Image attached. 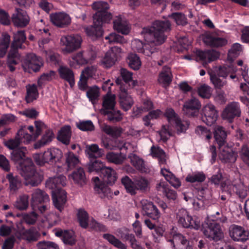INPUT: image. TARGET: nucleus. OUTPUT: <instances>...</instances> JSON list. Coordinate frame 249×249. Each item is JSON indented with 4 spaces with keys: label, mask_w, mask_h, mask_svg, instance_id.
I'll list each match as a JSON object with an SVG mask.
<instances>
[{
    "label": "nucleus",
    "mask_w": 249,
    "mask_h": 249,
    "mask_svg": "<svg viewBox=\"0 0 249 249\" xmlns=\"http://www.w3.org/2000/svg\"><path fill=\"white\" fill-rule=\"evenodd\" d=\"M93 21V25L85 28V31L87 36L96 38L102 36V26L105 23L102 22L98 24L95 22V20Z\"/></svg>",
    "instance_id": "2f4dec72"
},
{
    "label": "nucleus",
    "mask_w": 249,
    "mask_h": 249,
    "mask_svg": "<svg viewBox=\"0 0 249 249\" xmlns=\"http://www.w3.org/2000/svg\"><path fill=\"white\" fill-rule=\"evenodd\" d=\"M115 142L116 144H113L112 142H104V146L106 148L109 150H116L117 149L122 150L123 149H127V147L125 146L126 144L123 142L115 140Z\"/></svg>",
    "instance_id": "0e129e2a"
},
{
    "label": "nucleus",
    "mask_w": 249,
    "mask_h": 249,
    "mask_svg": "<svg viewBox=\"0 0 249 249\" xmlns=\"http://www.w3.org/2000/svg\"><path fill=\"white\" fill-rule=\"evenodd\" d=\"M104 184L112 185L116 181L117 177L115 171L111 167L106 166L100 174Z\"/></svg>",
    "instance_id": "393cba45"
},
{
    "label": "nucleus",
    "mask_w": 249,
    "mask_h": 249,
    "mask_svg": "<svg viewBox=\"0 0 249 249\" xmlns=\"http://www.w3.org/2000/svg\"><path fill=\"white\" fill-rule=\"evenodd\" d=\"M103 238L110 244L119 249H127V246L117 238L115 236L109 233L104 234Z\"/></svg>",
    "instance_id": "c03bdc74"
},
{
    "label": "nucleus",
    "mask_w": 249,
    "mask_h": 249,
    "mask_svg": "<svg viewBox=\"0 0 249 249\" xmlns=\"http://www.w3.org/2000/svg\"><path fill=\"white\" fill-rule=\"evenodd\" d=\"M57 71L59 77L64 81L68 82L71 88H72L74 86V73L71 69L67 66L61 65L59 67Z\"/></svg>",
    "instance_id": "4be33fe9"
},
{
    "label": "nucleus",
    "mask_w": 249,
    "mask_h": 249,
    "mask_svg": "<svg viewBox=\"0 0 249 249\" xmlns=\"http://www.w3.org/2000/svg\"><path fill=\"white\" fill-rule=\"evenodd\" d=\"M121 182L126 191L131 195H135L138 192L144 193L147 191L149 182L143 177L135 178L132 181L128 176L122 178Z\"/></svg>",
    "instance_id": "20e7f679"
},
{
    "label": "nucleus",
    "mask_w": 249,
    "mask_h": 249,
    "mask_svg": "<svg viewBox=\"0 0 249 249\" xmlns=\"http://www.w3.org/2000/svg\"><path fill=\"white\" fill-rule=\"evenodd\" d=\"M116 96L114 94L107 93L103 98L102 108L100 110L101 113L104 111L115 108Z\"/></svg>",
    "instance_id": "72a5a7b5"
},
{
    "label": "nucleus",
    "mask_w": 249,
    "mask_h": 249,
    "mask_svg": "<svg viewBox=\"0 0 249 249\" xmlns=\"http://www.w3.org/2000/svg\"><path fill=\"white\" fill-rule=\"evenodd\" d=\"M203 41L207 45L213 48H218L225 46L228 41L223 37H217L212 34H207L203 37Z\"/></svg>",
    "instance_id": "5701e85b"
},
{
    "label": "nucleus",
    "mask_w": 249,
    "mask_h": 249,
    "mask_svg": "<svg viewBox=\"0 0 249 249\" xmlns=\"http://www.w3.org/2000/svg\"><path fill=\"white\" fill-rule=\"evenodd\" d=\"M29 196L26 194L19 196L15 202V207L19 210H26L29 206Z\"/></svg>",
    "instance_id": "49530a36"
},
{
    "label": "nucleus",
    "mask_w": 249,
    "mask_h": 249,
    "mask_svg": "<svg viewBox=\"0 0 249 249\" xmlns=\"http://www.w3.org/2000/svg\"><path fill=\"white\" fill-rule=\"evenodd\" d=\"M82 42L81 36L77 34L64 36L60 39L61 45L64 46L63 51L65 53H71L79 49Z\"/></svg>",
    "instance_id": "1a4fd4ad"
},
{
    "label": "nucleus",
    "mask_w": 249,
    "mask_h": 249,
    "mask_svg": "<svg viewBox=\"0 0 249 249\" xmlns=\"http://www.w3.org/2000/svg\"><path fill=\"white\" fill-rule=\"evenodd\" d=\"M72 61H71L70 65L71 66L76 63L78 65H84L88 64L89 60V58L88 55V53L84 51H80L72 55L71 56Z\"/></svg>",
    "instance_id": "f704fd0d"
},
{
    "label": "nucleus",
    "mask_w": 249,
    "mask_h": 249,
    "mask_svg": "<svg viewBox=\"0 0 249 249\" xmlns=\"http://www.w3.org/2000/svg\"><path fill=\"white\" fill-rule=\"evenodd\" d=\"M213 137L219 149L227 144V131L224 127L216 125L213 130Z\"/></svg>",
    "instance_id": "412c9836"
},
{
    "label": "nucleus",
    "mask_w": 249,
    "mask_h": 249,
    "mask_svg": "<svg viewBox=\"0 0 249 249\" xmlns=\"http://www.w3.org/2000/svg\"><path fill=\"white\" fill-rule=\"evenodd\" d=\"M104 164L101 160L96 159H90V162L88 164V171L89 172H96L101 173L102 169L105 167Z\"/></svg>",
    "instance_id": "8fccbe9b"
},
{
    "label": "nucleus",
    "mask_w": 249,
    "mask_h": 249,
    "mask_svg": "<svg viewBox=\"0 0 249 249\" xmlns=\"http://www.w3.org/2000/svg\"><path fill=\"white\" fill-rule=\"evenodd\" d=\"M205 179V175L202 172H198L189 174L186 177L185 180L187 182L194 183L196 182H202Z\"/></svg>",
    "instance_id": "864d4df0"
},
{
    "label": "nucleus",
    "mask_w": 249,
    "mask_h": 249,
    "mask_svg": "<svg viewBox=\"0 0 249 249\" xmlns=\"http://www.w3.org/2000/svg\"><path fill=\"white\" fill-rule=\"evenodd\" d=\"M62 157V152L58 148H48L42 154H36L34 159L36 163L43 166L45 163L54 165L60 161Z\"/></svg>",
    "instance_id": "39448f33"
},
{
    "label": "nucleus",
    "mask_w": 249,
    "mask_h": 249,
    "mask_svg": "<svg viewBox=\"0 0 249 249\" xmlns=\"http://www.w3.org/2000/svg\"><path fill=\"white\" fill-rule=\"evenodd\" d=\"M118 236L120 238L124 241H128L130 247L133 249H144L137 241L134 234L130 233L129 230L123 228L118 230Z\"/></svg>",
    "instance_id": "6ab92c4d"
},
{
    "label": "nucleus",
    "mask_w": 249,
    "mask_h": 249,
    "mask_svg": "<svg viewBox=\"0 0 249 249\" xmlns=\"http://www.w3.org/2000/svg\"><path fill=\"white\" fill-rule=\"evenodd\" d=\"M26 40V36L24 30L18 31L14 34V39L12 42L13 46H17L21 49H24L23 43Z\"/></svg>",
    "instance_id": "79ce46f5"
},
{
    "label": "nucleus",
    "mask_w": 249,
    "mask_h": 249,
    "mask_svg": "<svg viewBox=\"0 0 249 249\" xmlns=\"http://www.w3.org/2000/svg\"><path fill=\"white\" fill-rule=\"evenodd\" d=\"M122 49L120 47L114 46L111 47L106 53L102 60V64L107 68L112 67L117 60Z\"/></svg>",
    "instance_id": "dca6fc26"
},
{
    "label": "nucleus",
    "mask_w": 249,
    "mask_h": 249,
    "mask_svg": "<svg viewBox=\"0 0 249 249\" xmlns=\"http://www.w3.org/2000/svg\"><path fill=\"white\" fill-rule=\"evenodd\" d=\"M230 236L235 241L245 242L249 239V232L241 226L233 225L230 228Z\"/></svg>",
    "instance_id": "aec40b11"
},
{
    "label": "nucleus",
    "mask_w": 249,
    "mask_h": 249,
    "mask_svg": "<svg viewBox=\"0 0 249 249\" xmlns=\"http://www.w3.org/2000/svg\"><path fill=\"white\" fill-rule=\"evenodd\" d=\"M56 236L61 237L65 245L73 246L76 243L74 232L72 231L60 230L55 232Z\"/></svg>",
    "instance_id": "c756f323"
},
{
    "label": "nucleus",
    "mask_w": 249,
    "mask_h": 249,
    "mask_svg": "<svg viewBox=\"0 0 249 249\" xmlns=\"http://www.w3.org/2000/svg\"><path fill=\"white\" fill-rule=\"evenodd\" d=\"M121 73L123 78V81L125 84L128 85L130 84L129 82L132 83L131 87L133 88L137 84L135 81H132V73L128 71L125 69H122L121 70Z\"/></svg>",
    "instance_id": "338daca9"
},
{
    "label": "nucleus",
    "mask_w": 249,
    "mask_h": 249,
    "mask_svg": "<svg viewBox=\"0 0 249 249\" xmlns=\"http://www.w3.org/2000/svg\"><path fill=\"white\" fill-rule=\"evenodd\" d=\"M50 17L53 24L59 28L67 27L71 23V17L68 14L64 12L52 14Z\"/></svg>",
    "instance_id": "a211bd4d"
},
{
    "label": "nucleus",
    "mask_w": 249,
    "mask_h": 249,
    "mask_svg": "<svg viewBox=\"0 0 249 249\" xmlns=\"http://www.w3.org/2000/svg\"><path fill=\"white\" fill-rule=\"evenodd\" d=\"M86 95L92 104H95L100 95L99 89L97 86L90 87L87 91Z\"/></svg>",
    "instance_id": "3c124183"
},
{
    "label": "nucleus",
    "mask_w": 249,
    "mask_h": 249,
    "mask_svg": "<svg viewBox=\"0 0 249 249\" xmlns=\"http://www.w3.org/2000/svg\"><path fill=\"white\" fill-rule=\"evenodd\" d=\"M11 20L15 26L24 28L29 24L30 18L25 10L16 8L11 16Z\"/></svg>",
    "instance_id": "4468645a"
},
{
    "label": "nucleus",
    "mask_w": 249,
    "mask_h": 249,
    "mask_svg": "<svg viewBox=\"0 0 249 249\" xmlns=\"http://www.w3.org/2000/svg\"><path fill=\"white\" fill-rule=\"evenodd\" d=\"M175 122V128L178 134L185 133L189 126L188 121L181 120L180 118L176 119Z\"/></svg>",
    "instance_id": "13d9d810"
},
{
    "label": "nucleus",
    "mask_w": 249,
    "mask_h": 249,
    "mask_svg": "<svg viewBox=\"0 0 249 249\" xmlns=\"http://www.w3.org/2000/svg\"><path fill=\"white\" fill-rule=\"evenodd\" d=\"M50 200L49 196L44 191L37 189L33 193L31 199L32 207L41 203H46Z\"/></svg>",
    "instance_id": "c85d7f7f"
},
{
    "label": "nucleus",
    "mask_w": 249,
    "mask_h": 249,
    "mask_svg": "<svg viewBox=\"0 0 249 249\" xmlns=\"http://www.w3.org/2000/svg\"><path fill=\"white\" fill-rule=\"evenodd\" d=\"M27 151L24 146L14 149L11 153V160L15 162L22 160L20 164V174L25 179L24 185L36 186L42 180L43 177L36 171L31 159H24Z\"/></svg>",
    "instance_id": "f257e3e1"
},
{
    "label": "nucleus",
    "mask_w": 249,
    "mask_h": 249,
    "mask_svg": "<svg viewBox=\"0 0 249 249\" xmlns=\"http://www.w3.org/2000/svg\"><path fill=\"white\" fill-rule=\"evenodd\" d=\"M77 218L81 227L85 229L88 227L89 215L86 211L83 209H79L77 213Z\"/></svg>",
    "instance_id": "5fc2aeb1"
},
{
    "label": "nucleus",
    "mask_w": 249,
    "mask_h": 249,
    "mask_svg": "<svg viewBox=\"0 0 249 249\" xmlns=\"http://www.w3.org/2000/svg\"><path fill=\"white\" fill-rule=\"evenodd\" d=\"M142 210L143 215L155 221H158L160 217L161 213L157 206L152 202L147 200L142 201Z\"/></svg>",
    "instance_id": "f3484780"
},
{
    "label": "nucleus",
    "mask_w": 249,
    "mask_h": 249,
    "mask_svg": "<svg viewBox=\"0 0 249 249\" xmlns=\"http://www.w3.org/2000/svg\"><path fill=\"white\" fill-rule=\"evenodd\" d=\"M174 239L178 238L180 241L179 249H193V246L185 237L181 233H176L174 235Z\"/></svg>",
    "instance_id": "bf43d9fd"
},
{
    "label": "nucleus",
    "mask_w": 249,
    "mask_h": 249,
    "mask_svg": "<svg viewBox=\"0 0 249 249\" xmlns=\"http://www.w3.org/2000/svg\"><path fill=\"white\" fill-rule=\"evenodd\" d=\"M69 177L73 180L74 184L81 187H84L87 183L85 171L81 167L75 169Z\"/></svg>",
    "instance_id": "cd10ccee"
},
{
    "label": "nucleus",
    "mask_w": 249,
    "mask_h": 249,
    "mask_svg": "<svg viewBox=\"0 0 249 249\" xmlns=\"http://www.w3.org/2000/svg\"><path fill=\"white\" fill-rule=\"evenodd\" d=\"M219 158L223 163H234L236 161L237 153L232 150L229 149L228 148L226 149L222 147L219 149Z\"/></svg>",
    "instance_id": "7c9ffc66"
},
{
    "label": "nucleus",
    "mask_w": 249,
    "mask_h": 249,
    "mask_svg": "<svg viewBox=\"0 0 249 249\" xmlns=\"http://www.w3.org/2000/svg\"><path fill=\"white\" fill-rule=\"evenodd\" d=\"M196 55L200 60L207 63L215 61L219 56V53L213 49L205 51L196 50Z\"/></svg>",
    "instance_id": "b1692460"
},
{
    "label": "nucleus",
    "mask_w": 249,
    "mask_h": 249,
    "mask_svg": "<svg viewBox=\"0 0 249 249\" xmlns=\"http://www.w3.org/2000/svg\"><path fill=\"white\" fill-rule=\"evenodd\" d=\"M120 104L122 108L125 111L130 109L134 104L130 96L120 97Z\"/></svg>",
    "instance_id": "052dcab7"
},
{
    "label": "nucleus",
    "mask_w": 249,
    "mask_h": 249,
    "mask_svg": "<svg viewBox=\"0 0 249 249\" xmlns=\"http://www.w3.org/2000/svg\"><path fill=\"white\" fill-rule=\"evenodd\" d=\"M54 138V135L51 130H47L41 137V139L35 142L34 147L35 149H39L49 144Z\"/></svg>",
    "instance_id": "4c0bfd02"
},
{
    "label": "nucleus",
    "mask_w": 249,
    "mask_h": 249,
    "mask_svg": "<svg viewBox=\"0 0 249 249\" xmlns=\"http://www.w3.org/2000/svg\"><path fill=\"white\" fill-rule=\"evenodd\" d=\"M42 65L41 57L37 56L34 53L27 54L22 62V67L24 71L29 72H31V71L35 72L38 71Z\"/></svg>",
    "instance_id": "ddd939ff"
},
{
    "label": "nucleus",
    "mask_w": 249,
    "mask_h": 249,
    "mask_svg": "<svg viewBox=\"0 0 249 249\" xmlns=\"http://www.w3.org/2000/svg\"><path fill=\"white\" fill-rule=\"evenodd\" d=\"M79 162L78 158L72 153L69 152L67 158L66 163L68 169H71L74 168Z\"/></svg>",
    "instance_id": "69168bd1"
},
{
    "label": "nucleus",
    "mask_w": 249,
    "mask_h": 249,
    "mask_svg": "<svg viewBox=\"0 0 249 249\" xmlns=\"http://www.w3.org/2000/svg\"><path fill=\"white\" fill-rule=\"evenodd\" d=\"M37 249H59L57 244L51 241H43L37 243Z\"/></svg>",
    "instance_id": "774afa93"
},
{
    "label": "nucleus",
    "mask_w": 249,
    "mask_h": 249,
    "mask_svg": "<svg viewBox=\"0 0 249 249\" xmlns=\"http://www.w3.org/2000/svg\"><path fill=\"white\" fill-rule=\"evenodd\" d=\"M171 26L169 20H156L151 26L142 28L141 35L147 42L161 45L166 38L164 33L171 30Z\"/></svg>",
    "instance_id": "f03ea898"
},
{
    "label": "nucleus",
    "mask_w": 249,
    "mask_h": 249,
    "mask_svg": "<svg viewBox=\"0 0 249 249\" xmlns=\"http://www.w3.org/2000/svg\"><path fill=\"white\" fill-rule=\"evenodd\" d=\"M86 153L89 159L94 160L104 155V150L99 148L97 144L88 145L86 147Z\"/></svg>",
    "instance_id": "c9c22d12"
},
{
    "label": "nucleus",
    "mask_w": 249,
    "mask_h": 249,
    "mask_svg": "<svg viewBox=\"0 0 249 249\" xmlns=\"http://www.w3.org/2000/svg\"><path fill=\"white\" fill-rule=\"evenodd\" d=\"M241 114V110L239 103L236 102H232L226 106L221 116L223 120L231 123L233 122L235 118L240 117Z\"/></svg>",
    "instance_id": "9d476101"
},
{
    "label": "nucleus",
    "mask_w": 249,
    "mask_h": 249,
    "mask_svg": "<svg viewBox=\"0 0 249 249\" xmlns=\"http://www.w3.org/2000/svg\"><path fill=\"white\" fill-rule=\"evenodd\" d=\"M201 120L208 126H211L217 120L218 111L215 106L212 104H208L201 110Z\"/></svg>",
    "instance_id": "f8f14e48"
},
{
    "label": "nucleus",
    "mask_w": 249,
    "mask_h": 249,
    "mask_svg": "<svg viewBox=\"0 0 249 249\" xmlns=\"http://www.w3.org/2000/svg\"><path fill=\"white\" fill-rule=\"evenodd\" d=\"M172 80V74L170 68L167 66H164L162 71L159 74L158 81L162 86L166 87L168 86Z\"/></svg>",
    "instance_id": "473e14b6"
},
{
    "label": "nucleus",
    "mask_w": 249,
    "mask_h": 249,
    "mask_svg": "<svg viewBox=\"0 0 249 249\" xmlns=\"http://www.w3.org/2000/svg\"><path fill=\"white\" fill-rule=\"evenodd\" d=\"M6 178L9 183V189L11 193L14 194L21 188L22 182L21 178L12 173H9L6 176Z\"/></svg>",
    "instance_id": "bb28decb"
},
{
    "label": "nucleus",
    "mask_w": 249,
    "mask_h": 249,
    "mask_svg": "<svg viewBox=\"0 0 249 249\" xmlns=\"http://www.w3.org/2000/svg\"><path fill=\"white\" fill-rule=\"evenodd\" d=\"M161 113L160 109L154 110L150 111L148 114L143 118L144 124L148 126L151 125L150 120L157 119Z\"/></svg>",
    "instance_id": "680f3d73"
},
{
    "label": "nucleus",
    "mask_w": 249,
    "mask_h": 249,
    "mask_svg": "<svg viewBox=\"0 0 249 249\" xmlns=\"http://www.w3.org/2000/svg\"><path fill=\"white\" fill-rule=\"evenodd\" d=\"M103 131L107 134L113 138H118L120 136L122 132V128L116 126H111L108 125H105L103 127Z\"/></svg>",
    "instance_id": "603ef678"
},
{
    "label": "nucleus",
    "mask_w": 249,
    "mask_h": 249,
    "mask_svg": "<svg viewBox=\"0 0 249 249\" xmlns=\"http://www.w3.org/2000/svg\"><path fill=\"white\" fill-rule=\"evenodd\" d=\"M18 137L21 144H27L31 141H35L36 139H34V135L29 134L26 130L25 126L20 128L17 133Z\"/></svg>",
    "instance_id": "ea45409f"
},
{
    "label": "nucleus",
    "mask_w": 249,
    "mask_h": 249,
    "mask_svg": "<svg viewBox=\"0 0 249 249\" xmlns=\"http://www.w3.org/2000/svg\"><path fill=\"white\" fill-rule=\"evenodd\" d=\"M178 224L184 228L194 229L198 230L200 228V222L194 220L186 210L181 209L177 213Z\"/></svg>",
    "instance_id": "6e6552de"
},
{
    "label": "nucleus",
    "mask_w": 249,
    "mask_h": 249,
    "mask_svg": "<svg viewBox=\"0 0 249 249\" xmlns=\"http://www.w3.org/2000/svg\"><path fill=\"white\" fill-rule=\"evenodd\" d=\"M235 184L231 183L229 181L222 182L220 185V188L222 193H225L230 197L232 193L235 192Z\"/></svg>",
    "instance_id": "6e6d98bb"
},
{
    "label": "nucleus",
    "mask_w": 249,
    "mask_h": 249,
    "mask_svg": "<svg viewBox=\"0 0 249 249\" xmlns=\"http://www.w3.org/2000/svg\"><path fill=\"white\" fill-rule=\"evenodd\" d=\"M14 234L17 239L25 240L28 243L36 242L40 237V233L33 227L29 229L24 228L18 229Z\"/></svg>",
    "instance_id": "9b49d317"
},
{
    "label": "nucleus",
    "mask_w": 249,
    "mask_h": 249,
    "mask_svg": "<svg viewBox=\"0 0 249 249\" xmlns=\"http://www.w3.org/2000/svg\"><path fill=\"white\" fill-rule=\"evenodd\" d=\"M71 135V127L69 125L63 126L58 132L57 140L63 143L68 145Z\"/></svg>",
    "instance_id": "e433bc0d"
},
{
    "label": "nucleus",
    "mask_w": 249,
    "mask_h": 249,
    "mask_svg": "<svg viewBox=\"0 0 249 249\" xmlns=\"http://www.w3.org/2000/svg\"><path fill=\"white\" fill-rule=\"evenodd\" d=\"M26 95L25 100L28 103H30L36 100L38 96V92L37 87L36 85H28L26 86Z\"/></svg>",
    "instance_id": "37998d69"
},
{
    "label": "nucleus",
    "mask_w": 249,
    "mask_h": 249,
    "mask_svg": "<svg viewBox=\"0 0 249 249\" xmlns=\"http://www.w3.org/2000/svg\"><path fill=\"white\" fill-rule=\"evenodd\" d=\"M105 39L108 40L109 44L114 43L122 44L125 42V40L123 36L114 33L109 34L108 36H105Z\"/></svg>",
    "instance_id": "e2e57ef3"
},
{
    "label": "nucleus",
    "mask_w": 249,
    "mask_h": 249,
    "mask_svg": "<svg viewBox=\"0 0 249 249\" xmlns=\"http://www.w3.org/2000/svg\"><path fill=\"white\" fill-rule=\"evenodd\" d=\"M201 103L199 101L194 97L186 101L182 107L184 114L188 117H196L198 115L201 108Z\"/></svg>",
    "instance_id": "2eb2a0df"
},
{
    "label": "nucleus",
    "mask_w": 249,
    "mask_h": 249,
    "mask_svg": "<svg viewBox=\"0 0 249 249\" xmlns=\"http://www.w3.org/2000/svg\"><path fill=\"white\" fill-rule=\"evenodd\" d=\"M201 231L210 241L217 242L224 237L220 225L214 221H208L202 224Z\"/></svg>",
    "instance_id": "0eeeda50"
},
{
    "label": "nucleus",
    "mask_w": 249,
    "mask_h": 249,
    "mask_svg": "<svg viewBox=\"0 0 249 249\" xmlns=\"http://www.w3.org/2000/svg\"><path fill=\"white\" fill-rule=\"evenodd\" d=\"M10 42V36L8 34H3L0 38V57L6 53Z\"/></svg>",
    "instance_id": "de8ad7c7"
},
{
    "label": "nucleus",
    "mask_w": 249,
    "mask_h": 249,
    "mask_svg": "<svg viewBox=\"0 0 249 249\" xmlns=\"http://www.w3.org/2000/svg\"><path fill=\"white\" fill-rule=\"evenodd\" d=\"M92 8L96 11L93 15V20L96 23L100 24L102 22L108 23L112 18V14L108 12L109 4L105 1H97L92 4Z\"/></svg>",
    "instance_id": "423d86ee"
},
{
    "label": "nucleus",
    "mask_w": 249,
    "mask_h": 249,
    "mask_svg": "<svg viewBox=\"0 0 249 249\" xmlns=\"http://www.w3.org/2000/svg\"><path fill=\"white\" fill-rule=\"evenodd\" d=\"M113 27L117 32L124 35L128 34L129 32L127 25L122 21V18L120 17H117L113 21Z\"/></svg>",
    "instance_id": "a18cd8bd"
},
{
    "label": "nucleus",
    "mask_w": 249,
    "mask_h": 249,
    "mask_svg": "<svg viewBox=\"0 0 249 249\" xmlns=\"http://www.w3.org/2000/svg\"><path fill=\"white\" fill-rule=\"evenodd\" d=\"M131 163L140 172L146 173L148 169L145 166L144 161L135 154H132L128 156Z\"/></svg>",
    "instance_id": "a19ab883"
},
{
    "label": "nucleus",
    "mask_w": 249,
    "mask_h": 249,
    "mask_svg": "<svg viewBox=\"0 0 249 249\" xmlns=\"http://www.w3.org/2000/svg\"><path fill=\"white\" fill-rule=\"evenodd\" d=\"M76 126L83 131H92L94 130V125L90 120L80 121L76 123Z\"/></svg>",
    "instance_id": "4d7b16f0"
},
{
    "label": "nucleus",
    "mask_w": 249,
    "mask_h": 249,
    "mask_svg": "<svg viewBox=\"0 0 249 249\" xmlns=\"http://www.w3.org/2000/svg\"><path fill=\"white\" fill-rule=\"evenodd\" d=\"M66 178L63 175L49 178L46 182L47 188L52 190V200L54 207L60 212L67 201V193L61 188L66 185Z\"/></svg>",
    "instance_id": "7ed1b4c3"
},
{
    "label": "nucleus",
    "mask_w": 249,
    "mask_h": 249,
    "mask_svg": "<svg viewBox=\"0 0 249 249\" xmlns=\"http://www.w3.org/2000/svg\"><path fill=\"white\" fill-rule=\"evenodd\" d=\"M127 63L130 68L138 70L141 66V61L139 56L135 53H130L127 56Z\"/></svg>",
    "instance_id": "09e8293b"
},
{
    "label": "nucleus",
    "mask_w": 249,
    "mask_h": 249,
    "mask_svg": "<svg viewBox=\"0 0 249 249\" xmlns=\"http://www.w3.org/2000/svg\"><path fill=\"white\" fill-rule=\"evenodd\" d=\"M92 180L95 183V191L99 195L101 198H109L112 196L110 188L104 183L98 184L99 178L96 177L92 178Z\"/></svg>",
    "instance_id": "a878e982"
},
{
    "label": "nucleus",
    "mask_w": 249,
    "mask_h": 249,
    "mask_svg": "<svg viewBox=\"0 0 249 249\" xmlns=\"http://www.w3.org/2000/svg\"><path fill=\"white\" fill-rule=\"evenodd\" d=\"M102 115L107 116V119L110 123H115L120 122L123 119L122 114L120 110L114 108L101 113Z\"/></svg>",
    "instance_id": "58836bf2"
}]
</instances>
